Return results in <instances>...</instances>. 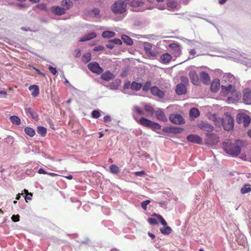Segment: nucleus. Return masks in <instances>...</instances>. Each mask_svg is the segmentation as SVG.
I'll list each match as a JSON object with an SVG mask.
<instances>
[{"mask_svg":"<svg viewBox=\"0 0 251 251\" xmlns=\"http://www.w3.org/2000/svg\"><path fill=\"white\" fill-rule=\"evenodd\" d=\"M223 148L226 153L232 156H237L241 152L240 147L235 142H223Z\"/></svg>","mask_w":251,"mask_h":251,"instance_id":"1","label":"nucleus"},{"mask_svg":"<svg viewBox=\"0 0 251 251\" xmlns=\"http://www.w3.org/2000/svg\"><path fill=\"white\" fill-rule=\"evenodd\" d=\"M199 127L202 130L208 132L206 133V136L208 137L209 140V141H211V140H217L216 141H219L218 136L214 133H210L213 130V126L208 123L205 122H201L199 124Z\"/></svg>","mask_w":251,"mask_h":251,"instance_id":"2","label":"nucleus"},{"mask_svg":"<svg viewBox=\"0 0 251 251\" xmlns=\"http://www.w3.org/2000/svg\"><path fill=\"white\" fill-rule=\"evenodd\" d=\"M126 0H119L116 1L111 6V9L116 14H123L126 12Z\"/></svg>","mask_w":251,"mask_h":251,"instance_id":"3","label":"nucleus"},{"mask_svg":"<svg viewBox=\"0 0 251 251\" xmlns=\"http://www.w3.org/2000/svg\"><path fill=\"white\" fill-rule=\"evenodd\" d=\"M222 125L225 130L229 131L234 126V119L229 114H226L222 119Z\"/></svg>","mask_w":251,"mask_h":251,"instance_id":"4","label":"nucleus"},{"mask_svg":"<svg viewBox=\"0 0 251 251\" xmlns=\"http://www.w3.org/2000/svg\"><path fill=\"white\" fill-rule=\"evenodd\" d=\"M152 217L149 218L148 219V222L151 225H157L158 222H160L161 224L164 226H166L167 224L164 218L160 215L156 213H153L151 215Z\"/></svg>","mask_w":251,"mask_h":251,"instance_id":"5","label":"nucleus"},{"mask_svg":"<svg viewBox=\"0 0 251 251\" xmlns=\"http://www.w3.org/2000/svg\"><path fill=\"white\" fill-rule=\"evenodd\" d=\"M236 120L239 124H243L244 127L249 126L251 123V118L247 114L244 113L238 114L237 115Z\"/></svg>","mask_w":251,"mask_h":251,"instance_id":"6","label":"nucleus"},{"mask_svg":"<svg viewBox=\"0 0 251 251\" xmlns=\"http://www.w3.org/2000/svg\"><path fill=\"white\" fill-rule=\"evenodd\" d=\"M144 50L146 53L150 57H155L156 52L155 50V48L149 42H145L143 45Z\"/></svg>","mask_w":251,"mask_h":251,"instance_id":"7","label":"nucleus"},{"mask_svg":"<svg viewBox=\"0 0 251 251\" xmlns=\"http://www.w3.org/2000/svg\"><path fill=\"white\" fill-rule=\"evenodd\" d=\"M88 68L93 73L97 74L98 75L101 74L103 70L101 68L99 63L96 62H92L88 64Z\"/></svg>","mask_w":251,"mask_h":251,"instance_id":"8","label":"nucleus"},{"mask_svg":"<svg viewBox=\"0 0 251 251\" xmlns=\"http://www.w3.org/2000/svg\"><path fill=\"white\" fill-rule=\"evenodd\" d=\"M221 89L222 91H225L227 95L235 94L237 97L239 96V93L235 91V87L231 84H228L226 86L222 85Z\"/></svg>","mask_w":251,"mask_h":251,"instance_id":"9","label":"nucleus"},{"mask_svg":"<svg viewBox=\"0 0 251 251\" xmlns=\"http://www.w3.org/2000/svg\"><path fill=\"white\" fill-rule=\"evenodd\" d=\"M151 93L160 99H162L165 96V92L162 89H159L157 86H153L151 88Z\"/></svg>","mask_w":251,"mask_h":251,"instance_id":"10","label":"nucleus"},{"mask_svg":"<svg viewBox=\"0 0 251 251\" xmlns=\"http://www.w3.org/2000/svg\"><path fill=\"white\" fill-rule=\"evenodd\" d=\"M170 121L175 124L183 123V118L180 114H172L169 117Z\"/></svg>","mask_w":251,"mask_h":251,"instance_id":"11","label":"nucleus"},{"mask_svg":"<svg viewBox=\"0 0 251 251\" xmlns=\"http://www.w3.org/2000/svg\"><path fill=\"white\" fill-rule=\"evenodd\" d=\"M243 100L245 104H251V91L250 89H245L244 90Z\"/></svg>","mask_w":251,"mask_h":251,"instance_id":"12","label":"nucleus"},{"mask_svg":"<svg viewBox=\"0 0 251 251\" xmlns=\"http://www.w3.org/2000/svg\"><path fill=\"white\" fill-rule=\"evenodd\" d=\"M25 110L26 114L28 116L31 117L32 119L35 121H37L38 120V115L37 113L32 108L30 107H25Z\"/></svg>","mask_w":251,"mask_h":251,"instance_id":"13","label":"nucleus"},{"mask_svg":"<svg viewBox=\"0 0 251 251\" xmlns=\"http://www.w3.org/2000/svg\"><path fill=\"white\" fill-rule=\"evenodd\" d=\"M126 5L128 4L133 8L141 7L144 3L139 0H126Z\"/></svg>","mask_w":251,"mask_h":251,"instance_id":"14","label":"nucleus"},{"mask_svg":"<svg viewBox=\"0 0 251 251\" xmlns=\"http://www.w3.org/2000/svg\"><path fill=\"white\" fill-rule=\"evenodd\" d=\"M156 118L160 121L163 122H166L167 121V118L164 114L163 110L159 108L155 112Z\"/></svg>","mask_w":251,"mask_h":251,"instance_id":"15","label":"nucleus"},{"mask_svg":"<svg viewBox=\"0 0 251 251\" xmlns=\"http://www.w3.org/2000/svg\"><path fill=\"white\" fill-rule=\"evenodd\" d=\"M189 77L193 84L196 85H199L200 83L199 78L196 72L191 71L189 73Z\"/></svg>","mask_w":251,"mask_h":251,"instance_id":"16","label":"nucleus"},{"mask_svg":"<svg viewBox=\"0 0 251 251\" xmlns=\"http://www.w3.org/2000/svg\"><path fill=\"white\" fill-rule=\"evenodd\" d=\"M176 92L178 95L185 94L186 93V88L183 84H178L176 88Z\"/></svg>","mask_w":251,"mask_h":251,"instance_id":"17","label":"nucleus"},{"mask_svg":"<svg viewBox=\"0 0 251 251\" xmlns=\"http://www.w3.org/2000/svg\"><path fill=\"white\" fill-rule=\"evenodd\" d=\"M51 11L54 14L57 15H62L65 13V11L61 6H54L51 7Z\"/></svg>","mask_w":251,"mask_h":251,"instance_id":"18","label":"nucleus"},{"mask_svg":"<svg viewBox=\"0 0 251 251\" xmlns=\"http://www.w3.org/2000/svg\"><path fill=\"white\" fill-rule=\"evenodd\" d=\"M220 86V80L218 79H215L211 84V90L212 92H217L219 89Z\"/></svg>","mask_w":251,"mask_h":251,"instance_id":"19","label":"nucleus"},{"mask_svg":"<svg viewBox=\"0 0 251 251\" xmlns=\"http://www.w3.org/2000/svg\"><path fill=\"white\" fill-rule=\"evenodd\" d=\"M73 6V2L71 0H63L61 2V6L64 9L65 12L71 8Z\"/></svg>","mask_w":251,"mask_h":251,"instance_id":"20","label":"nucleus"},{"mask_svg":"<svg viewBox=\"0 0 251 251\" xmlns=\"http://www.w3.org/2000/svg\"><path fill=\"white\" fill-rule=\"evenodd\" d=\"M169 47L174 51L176 55H179L181 53L180 46L176 43H172L169 45Z\"/></svg>","mask_w":251,"mask_h":251,"instance_id":"21","label":"nucleus"},{"mask_svg":"<svg viewBox=\"0 0 251 251\" xmlns=\"http://www.w3.org/2000/svg\"><path fill=\"white\" fill-rule=\"evenodd\" d=\"M200 76L201 78V79L202 80V81L205 83V84H208L210 82V76L209 75L205 72H202L200 74Z\"/></svg>","mask_w":251,"mask_h":251,"instance_id":"22","label":"nucleus"},{"mask_svg":"<svg viewBox=\"0 0 251 251\" xmlns=\"http://www.w3.org/2000/svg\"><path fill=\"white\" fill-rule=\"evenodd\" d=\"M137 122L144 126L150 128L152 121L146 118H141Z\"/></svg>","mask_w":251,"mask_h":251,"instance_id":"23","label":"nucleus"},{"mask_svg":"<svg viewBox=\"0 0 251 251\" xmlns=\"http://www.w3.org/2000/svg\"><path fill=\"white\" fill-rule=\"evenodd\" d=\"M29 90H32L31 95L33 97H36L39 94V88L37 85H30L28 88Z\"/></svg>","mask_w":251,"mask_h":251,"instance_id":"24","label":"nucleus"},{"mask_svg":"<svg viewBox=\"0 0 251 251\" xmlns=\"http://www.w3.org/2000/svg\"><path fill=\"white\" fill-rule=\"evenodd\" d=\"M96 37V34L95 32H92L84 35L79 39L80 42H85L94 39Z\"/></svg>","mask_w":251,"mask_h":251,"instance_id":"25","label":"nucleus"},{"mask_svg":"<svg viewBox=\"0 0 251 251\" xmlns=\"http://www.w3.org/2000/svg\"><path fill=\"white\" fill-rule=\"evenodd\" d=\"M101 78L105 81H109L114 78V75L110 72H106L101 75Z\"/></svg>","mask_w":251,"mask_h":251,"instance_id":"26","label":"nucleus"},{"mask_svg":"<svg viewBox=\"0 0 251 251\" xmlns=\"http://www.w3.org/2000/svg\"><path fill=\"white\" fill-rule=\"evenodd\" d=\"M172 59V56L169 53L163 54L160 56L161 62L163 63H169Z\"/></svg>","mask_w":251,"mask_h":251,"instance_id":"27","label":"nucleus"},{"mask_svg":"<svg viewBox=\"0 0 251 251\" xmlns=\"http://www.w3.org/2000/svg\"><path fill=\"white\" fill-rule=\"evenodd\" d=\"M37 133L42 137H45L47 134V128L42 126H38L37 127Z\"/></svg>","mask_w":251,"mask_h":251,"instance_id":"28","label":"nucleus"},{"mask_svg":"<svg viewBox=\"0 0 251 251\" xmlns=\"http://www.w3.org/2000/svg\"><path fill=\"white\" fill-rule=\"evenodd\" d=\"M187 141H201V138L197 135L191 134L187 137Z\"/></svg>","mask_w":251,"mask_h":251,"instance_id":"29","label":"nucleus"},{"mask_svg":"<svg viewBox=\"0 0 251 251\" xmlns=\"http://www.w3.org/2000/svg\"><path fill=\"white\" fill-rule=\"evenodd\" d=\"M121 38L123 42L127 45H131L133 44L132 39L126 35H122Z\"/></svg>","mask_w":251,"mask_h":251,"instance_id":"30","label":"nucleus"},{"mask_svg":"<svg viewBox=\"0 0 251 251\" xmlns=\"http://www.w3.org/2000/svg\"><path fill=\"white\" fill-rule=\"evenodd\" d=\"M251 191V185L249 183H247L244 185V186L241 189V193L242 194L249 193Z\"/></svg>","mask_w":251,"mask_h":251,"instance_id":"31","label":"nucleus"},{"mask_svg":"<svg viewBox=\"0 0 251 251\" xmlns=\"http://www.w3.org/2000/svg\"><path fill=\"white\" fill-rule=\"evenodd\" d=\"M144 108L147 112L149 113V114L152 115L154 112L153 107L150 104H145Z\"/></svg>","mask_w":251,"mask_h":251,"instance_id":"32","label":"nucleus"},{"mask_svg":"<svg viewBox=\"0 0 251 251\" xmlns=\"http://www.w3.org/2000/svg\"><path fill=\"white\" fill-rule=\"evenodd\" d=\"M24 131L25 133L30 137H33L35 134V130L30 127H25Z\"/></svg>","mask_w":251,"mask_h":251,"instance_id":"33","label":"nucleus"},{"mask_svg":"<svg viewBox=\"0 0 251 251\" xmlns=\"http://www.w3.org/2000/svg\"><path fill=\"white\" fill-rule=\"evenodd\" d=\"M142 86V85L140 83H137L135 81L133 82L130 84V88L133 90L138 91Z\"/></svg>","mask_w":251,"mask_h":251,"instance_id":"34","label":"nucleus"},{"mask_svg":"<svg viewBox=\"0 0 251 251\" xmlns=\"http://www.w3.org/2000/svg\"><path fill=\"white\" fill-rule=\"evenodd\" d=\"M91 59V54L90 52L84 53L82 56V61L84 63H87Z\"/></svg>","mask_w":251,"mask_h":251,"instance_id":"35","label":"nucleus"},{"mask_svg":"<svg viewBox=\"0 0 251 251\" xmlns=\"http://www.w3.org/2000/svg\"><path fill=\"white\" fill-rule=\"evenodd\" d=\"M115 33L113 31H104L102 33V36L104 38H110L115 36Z\"/></svg>","mask_w":251,"mask_h":251,"instance_id":"36","label":"nucleus"},{"mask_svg":"<svg viewBox=\"0 0 251 251\" xmlns=\"http://www.w3.org/2000/svg\"><path fill=\"white\" fill-rule=\"evenodd\" d=\"M190 115L192 117L197 118L200 115V111L196 108H193L190 111Z\"/></svg>","mask_w":251,"mask_h":251,"instance_id":"37","label":"nucleus"},{"mask_svg":"<svg viewBox=\"0 0 251 251\" xmlns=\"http://www.w3.org/2000/svg\"><path fill=\"white\" fill-rule=\"evenodd\" d=\"M11 122L16 125H19L21 124L20 119L16 116H12L10 117Z\"/></svg>","mask_w":251,"mask_h":251,"instance_id":"38","label":"nucleus"},{"mask_svg":"<svg viewBox=\"0 0 251 251\" xmlns=\"http://www.w3.org/2000/svg\"><path fill=\"white\" fill-rule=\"evenodd\" d=\"M161 126L158 123H155L154 122H151V126L150 128L152 130L157 131L161 129Z\"/></svg>","mask_w":251,"mask_h":251,"instance_id":"39","label":"nucleus"},{"mask_svg":"<svg viewBox=\"0 0 251 251\" xmlns=\"http://www.w3.org/2000/svg\"><path fill=\"white\" fill-rule=\"evenodd\" d=\"M119 86V82H118V80H116L114 82L111 83L108 86V87L111 90H116L118 88Z\"/></svg>","mask_w":251,"mask_h":251,"instance_id":"40","label":"nucleus"},{"mask_svg":"<svg viewBox=\"0 0 251 251\" xmlns=\"http://www.w3.org/2000/svg\"><path fill=\"white\" fill-rule=\"evenodd\" d=\"M110 172L113 174H117L119 172V167L115 165H112L110 166Z\"/></svg>","mask_w":251,"mask_h":251,"instance_id":"41","label":"nucleus"},{"mask_svg":"<svg viewBox=\"0 0 251 251\" xmlns=\"http://www.w3.org/2000/svg\"><path fill=\"white\" fill-rule=\"evenodd\" d=\"M160 231L161 233L164 234H169L171 232L172 229L170 226H167L166 225L165 226V227H164V228H161Z\"/></svg>","mask_w":251,"mask_h":251,"instance_id":"42","label":"nucleus"},{"mask_svg":"<svg viewBox=\"0 0 251 251\" xmlns=\"http://www.w3.org/2000/svg\"><path fill=\"white\" fill-rule=\"evenodd\" d=\"M100 10L99 8H94L91 11V14L93 15L95 17H100Z\"/></svg>","mask_w":251,"mask_h":251,"instance_id":"43","label":"nucleus"},{"mask_svg":"<svg viewBox=\"0 0 251 251\" xmlns=\"http://www.w3.org/2000/svg\"><path fill=\"white\" fill-rule=\"evenodd\" d=\"M151 82L150 81H147L143 86L142 89L143 91L145 92H147L149 91L150 89L151 90Z\"/></svg>","mask_w":251,"mask_h":251,"instance_id":"44","label":"nucleus"},{"mask_svg":"<svg viewBox=\"0 0 251 251\" xmlns=\"http://www.w3.org/2000/svg\"><path fill=\"white\" fill-rule=\"evenodd\" d=\"M133 111L136 112L139 115H144L145 114L142 109L137 106H134Z\"/></svg>","mask_w":251,"mask_h":251,"instance_id":"45","label":"nucleus"},{"mask_svg":"<svg viewBox=\"0 0 251 251\" xmlns=\"http://www.w3.org/2000/svg\"><path fill=\"white\" fill-rule=\"evenodd\" d=\"M100 116V114L99 110H95L92 112V116L94 118L97 119L99 118Z\"/></svg>","mask_w":251,"mask_h":251,"instance_id":"46","label":"nucleus"},{"mask_svg":"<svg viewBox=\"0 0 251 251\" xmlns=\"http://www.w3.org/2000/svg\"><path fill=\"white\" fill-rule=\"evenodd\" d=\"M150 203V200H146L141 203V207L144 210L147 209V206Z\"/></svg>","mask_w":251,"mask_h":251,"instance_id":"47","label":"nucleus"},{"mask_svg":"<svg viewBox=\"0 0 251 251\" xmlns=\"http://www.w3.org/2000/svg\"><path fill=\"white\" fill-rule=\"evenodd\" d=\"M182 130L183 129L182 128L172 126V133H178L181 132Z\"/></svg>","mask_w":251,"mask_h":251,"instance_id":"48","label":"nucleus"},{"mask_svg":"<svg viewBox=\"0 0 251 251\" xmlns=\"http://www.w3.org/2000/svg\"><path fill=\"white\" fill-rule=\"evenodd\" d=\"M48 69L50 72L53 75H55L57 73V71L55 68L52 67L51 66L49 65L48 67Z\"/></svg>","mask_w":251,"mask_h":251,"instance_id":"49","label":"nucleus"},{"mask_svg":"<svg viewBox=\"0 0 251 251\" xmlns=\"http://www.w3.org/2000/svg\"><path fill=\"white\" fill-rule=\"evenodd\" d=\"M12 220L14 222H17L20 220V216L19 215H13L11 217Z\"/></svg>","mask_w":251,"mask_h":251,"instance_id":"50","label":"nucleus"},{"mask_svg":"<svg viewBox=\"0 0 251 251\" xmlns=\"http://www.w3.org/2000/svg\"><path fill=\"white\" fill-rule=\"evenodd\" d=\"M172 126H166L163 128V131L166 133H172Z\"/></svg>","mask_w":251,"mask_h":251,"instance_id":"51","label":"nucleus"},{"mask_svg":"<svg viewBox=\"0 0 251 251\" xmlns=\"http://www.w3.org/2000/svg\"><path fill=\"white\" fill-rule=\"evenodd\" d=\"M103 50H104V47L102 46H101V45L96 46L94 49V50L96 51H102Z\"/></svg>","mask_w":251,"mask_h":251,"instance_id":"52","label":"nucleus"},{"mask_svg":"<svg viewBox=\"0 0 251 251\" xmlns=\"http://www.w3.org/2000/svg\"><path fill=\"white\" fill-rule=\"evenodd\" d=\"M106 47H107V48H108V49H112L114 48V43L112 41H111V40L109 41V42L108 43V44H106Z\"/></svg>","mask_w":251,"mask_h":251,"instance_id":"53","label":"nucleus"},{"mask_svg":"<svg viewBox=\"0 0 251 251\" xmlns=\"http://www.w3.org/2000/svg\"><path fill=\"white\" fill-rule=\"evenodd\" d=\"M224 77L225 78H229V80L230 81L234 79V76L230 73H228L226 76H224Z\"/></svg>","mask_w":251,"mask_h":251,"instance_id":"54","label":"nucleus"},{"mask_svg":"<svg viewBox=\"0 0 251 251\" xmlns=\"http://www.w3.org/2000/svg\"><path fill=\"white\" fill-rule=\"evenodd\" d=\"M111 41H112L114 44L116 45H121L122 44V41L119 39H114L113 40H111Z\"/></svg>","mask_w":251,"mask_h":251,"instance_id":"55","label":"nucleus"},{"mask_svg":"<svg viewBox=\"0 0 251 251\" xmlns=\"http://www.w3.org/2000/svg\"><path fill=\"white\" fill-rule=\"evenodd\" d=\"M81 55V52L79 49H76L75 50V57H79Z\"/></svg>","mask_w":251,"mask_h":251,"instance_id":"56","label":"nucleus"},{"mask_svg":"<svg viewBox=\"0 0 251 251\" xmlns=\"http://www.w3.org/2000/svg\"><path fill=\"white\" fill-rule=\"evenodd\" d=\"M111 121V119L110 116L106 115L103 117V121L105 123L109 122Z\"/></svg>","mask_w":251,"mask_h":251,"instance_id":"57","label":"nucleus"},{"mask_svg":"<svg viewBox=\"0 0 251 251\" xmlns=\"http://www.w3.org/2000/svg\"><path fill=\"white\" fill-rule=\"evenodd\" d=\"M180 80L182 82H183L184 83H187L189 82L187 77L184 76H182L180 77Z\"/></svg>","mask_w":251,"mask_h":251,"instance_id":"58","label":"nucleus"},{"mask_svg":"<svg viewBox=\"0 0 251 251\" xmlns=\"http://www.w3.org/2000/svg\"><path fill=\"white\" fill-rule=\"evenodd\" d=\"M135 175L136 176H142L144 175H145V172L144 171H139V172H135Z\"/></svg>","mask_w":251,"mask_h":251,"instance_id":"59","label":"nucleus"},{"mask_svg":"<svg viewBox=\"0 0 251 251\" xmlns=\"http://www.w3.org/2000/svg\"><path fill=\"white\" fill-rule=\"evenodd\" d=\"M32 194L30 193L29 194V195H26L25 198V200L27 202L28 200H31L32 199Z\"/></svg>","mask_w":251,"mask_h":251,"instance_id":"60","label":"nucleus"},{"mask_svg":"<svg viewBox=\"0 0 251 251\" xmlns=\"http://www.w3.org/2000/svg\"><path fill=\"white\" fill-rule=\"evenodd\" d=\"M38 173L40 174H47L48 172H46L43 169L40 168L38 171Z\"/></svg>","mask_w":251,"mask_h":251,"instance_id":"61","label":"nucleus"},{"mask_svg":"<svg viewBox=\"0 0 251 251\" xmlns=\"http://www.w3.org/2000/svg\"><path fill=\"white\" fill-rule=\"evenodd\" d=\"M189 53L191 55H195L196 53V51L195 49H192L189 51Z\"/></svg>","mask_w":251,"mask_h":251,"instance_id":"62","label":"nucleus"},{"mask_svg":"<svg viewBox=\"0 0 251 251\" xmlns=\"http://www.w3.org/2000/svg\"><path fill=\"white\" fill-rule=\"evenodd\" d=\"M47 175H48L51 176H58V175H57V174L53 173H49V172H48Z\"/></svg>","mask_w":251,"mask_h":251,"instance_id":"63","label":"nucleus"},{"mask_svg":"<svg viewBox=\"0 0 251 251\" xmlns=\"http://www.w3.org/2000/svg\"><path fill=\"white\" fill-rule=\"evenodd\" d=\"M148 235L150 237H151L152 239H154L155 238V235L150 232H148Z\"/></svg>","mask_w":251,"mask_h":251,"instance_id":"64","label":"nucleus"}]
</instances>
